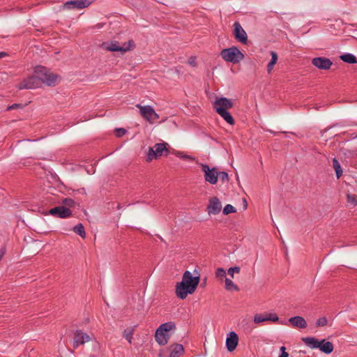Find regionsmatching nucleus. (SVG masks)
<instances>
[{
  "instance_id": "nucleus-42",
  "label": "nucleus",
  "mask_w": 357,
  "mask_h": 357,
  "mask_svg": "<svg viewBox=\"0 0 357 357\" xmlns=\"http://www.w3.org/2000/svg\"><path fill=\"white\" fill-rule=\"evenodd\" d=\"M189 63H190L191 66H196L195 61V59H190V61H189Z\"/></svg>"
},
{
  "instance_id": "nucleus-23",
  "label": "nucleus",
  "mask_w": 357,
  "mask_h": 357,
  "mask_svg": "<svg viewBox=\"0 0 357 357\" xmlns=\"http://www.w3.org/2000/svg\"><path fill=\"white\" fill-rule=\"evenodd\" d=\"M220 116H222L229 124L233 125L234 123V120L230 113L227 111H220L217 112Z\"/></svg>"
},
{
  "instance_id": "nucleus-37",
  "label": "nucleus",
  "mask_w": 357,
  "mask_h": 357,
  "mask_svg": "<svg viewBox=\"0 0 357 357\" xmlns=\"http://www.w3.org/2000/svg\"><path fill=\"white\" fill-rule=\"evenodd\" d=\"M126 132V130L124 128H116L115 130V134L118 137H122Z\"/></svg>"
},
{
  "instance_id": "nucleus-38",
  "label": "nucleus",
  "mask_w": 357,
  "mask_h": 357,
  "mask_svg": "<svg viewBox=\"0 0 357 357\" xmlns=\"http://www.w3.org/2000/svg\"><path fill=\"white\" fill-rule=\"evenodd\" d=\"M176 155L179 157H181V158L184 159V160H194V158L190 155H184L182 153H177Z\"/></svg>"
},
{
  "instance_id": "nucleus-31",
  "label": "nucleus",
  "mask_w": 357,
  "mask_h": 357,
  "mask_svg": "<svg viewBox=\"0 0 357 357\" xmlns=\"http://www.w3.org/2000/svg\"><path fill=\"white\" fill-rule=\"evenodd\" d=\"M236 208L231 204H227L223 208V213L225 215H228L231 213H235Z\"/></svg>"
},
{
  "instance_id": "nucleus-1",
  "label": "nucleus",
  "mask_w": 357,
  "mask_h": 357,
  "mask_svg": "<svg viewBox=\"0 0 357 357\" xmlns=\"http://www.w3.org/2000/svg\"><path fill=\"white\" fill-rule=\"evenodd\" d=\"M60 81L58 75L53 73L50 70L43 67L38 66L34 70V75L24 79L19 85V89H33L39 88L42 84L47 86L55 85Z\"/></svg>"
},
{
  "instance_id": "nucleus-20",
  "label": "nucleus",
  "mask_w": 357,
  "mask_h": 357,
  "mask_svg": "<svg viewBox=\"0 0 357 357\" xmlns=\"http://www.w3.org/2000/svg\"><path fill=\"white\" fill-rule=\"evenodd\" d=\"M167 145V143H158L154 145L153 148L158 158L162 155L164 152L168 153Z\"/></svg>"
},
{
  "instance_id": "nucleus-3",
  "label": "nucleus",
  "mask_w": 357,
  "mask_h": 357,
  "mask_svg": "<svg viewBox=\"0 0 357 357\" xmlns=\"http://www.w3.org/2000/svg\"><path fill=\"white\" fill-rule=\"evenodd\" d=\"M303 342L312 349H319L323 353L331 354L333 351V345L331 342H326L325 340L321 341L314 337H303Z\"/></svg>"
},
{
  "instance_id": "nucleus-5",
  "label": "nucleus",
  "mask_w": 357,
  "mask_h": 357,
  "mask_svg": "<svg viewBox=\"0 0 357 357\" xmlns=\"http://www.w3.org/2000/svg\"><path fill=\"white\" fill-rule=\"evenodd\" d=\"M134 46L132 40L125 43L123 45H119L116 41L111 42L110 43H103L102 47L107 51L111 52H126L131 49Z\"/></svg>"
},
{
  "instance_id": "nucleus-48",
  "label": "nucleus",
  "mask_w": 357,
  "mask_h": 357,
  "mask_svg": "<svg viewBox=\"0 0 357 357\" xmlns=\"http://www.w3.org/2000/svg\"><path fill=\"white\" fill-rule=\"evenodd\" d=\"M243 202H243V204H245L246 200H245V199H244V201H243Z\"/></svg>"
},
{
  "instance_id": "nucleus-36",
  "label": "nucleus",
  "mask_w": 357,
  "mask_h": 357,
  "mask_svg": "<svg viewBox=\"0 0 357 357\" xmlns=\"http://www.w3.org/2000/svg\"><path fill=\"white\" fill-rule=\"evenodd\" d=\"M9 75L6 72H0V83L8 79Z\"/></svg>"
},
{
  "instance_id": "nucleus-11",
  "label": "nucleus",
  "mask_w": 357,
  "mask_h": 357,
  "mask_svg": "<svg viewBox=\"0 0 357 357\" xmlns=\"http://www.w3.org/2000/svg\"><path fill=\"white\" fill-rule=\"evenodd\" d=\"M312 63L319 69L328 70L333 65L332 61L326 57H316L312 61Z\"/></svg>"
},
{
  "instance_id": "nucleus-24",
  "label": "nucleus",
  "mask_w": 357,
  "mask_h": 357,
  "mask_svg": "<svg viewBox=\"0 0 357 357\" xmlns=\"http://www.w3.org/2000/svg\"><path fill=\"white\" fill-rule=\"evenodd\" d=\"M134 328L128 327L124 330L123 333V337L128 340L129 343L132 342V335L134 333Z\"/></svg>"
},
{
  "instance_id": "nucleus-40",
  "label": "nucleus",
  "mask_w": 357,
  "mask_h": 357,
  "mask_svg": "<svg viewBox=\"0 0 357 357\" xmlns=\"http://www.w3.org/2000/svg\"><path fill=\"white\" fill-rule=\"evenodd\" d=\"M19 107H21V105H19V104H13L11 106H10L8 109H17V108H19Z\"/></svg>"
},
{
  "instance_id": "nucleus-15",
  "label": "nucleus",
  "mask_w": 357,
  "mask_h": 357,
  "mask_svg": "<svg viewBox=\"0 0 357 357\" xmlns=\"http://www.w3.org/2000/svg\"><path fill=\"white\" fill-rule=\"evenodd\" d=\"M50 213L61 218H66L71 215L70 210L66 206H56L50 211Z\"/></svg>"
},
{
  "instance_id": "nucleus-25",
  "label": "nucleus",
  "mask_w": 357,
  "mask_h": 357,
  "mask_svg": "<svg viewBox=\"0 0 357 357\" xmlns=\"http://www.w3.org/2000/svg\"><path fill=\"white\" fill-rule=\"evenodd\" d=\"M175 328H176V326H175L174 323L167 322V323H165V324L160 325L158 328L160 329L161 331L167 332V333L169 331L175 329Z\"/></svg>"
},
{
  "instance_id": "nucleus-34",
  "label": "nucleus",
  "mask_w": 357,
  "mask_h": 357,
  "mask_svg": "<svg viewBox=\"0 0 357 357\" xmlns=\"http://www.w3.org/2000/svg\"><path fill=\"white\" fill-rule=\"evenodd\" d=\"M215 275L219 278H223L226 276V271L222 268H218L216 270Z\"/></svg>"
},
{
  "instance_id": "nucleus-2",
  "label": "nucleus",
  "mask_w": 357,
  "mask_h": 357,
  "mask_svg": "<svg viewBox=\"0 0 357 357\" xmlns=\"http://www.w3.org/2000/svg\"><path fill=\"white\" fill-rule=\"evenodd\" d=\"M199 283V277H193L189 271H186L182 280L176 285V294L181 299H185L188 294H192Z\"/></svg>"
},
{
  "instance_id": "nucleus-44",
  "label": "nucleus",
  "mask_w": 357,
  "mask_h": 357,
  "mask_svg": "<svg viewBox=\"0 0 357 357\" xmlns=\"http://www.w3.org/2000/svg\"><path fill=\"white\" fill-rule=\"evenodd\" d=\"M5 251L3 249H0V260L2 259L4 255Z\"/></svg>"
},
{
  "instance_id": "nucleus-28",
  "label": "nucleus",
  "mask_w": 357,
  "mask_h": 357,
  "mask_svg": "<svg viewBox=\"0 0 357 357\" xmlns=\"http://www.w3.org/2000/svg\"><path fill=\"white\" fill-rule=\"evenodd\" d=\"M333 168L335 170L337 177L339 178L342 174V171L341 169L340 165L339 162L337 161V160L335 158H333Z\"/></svg>"
},
{
  "instance_id": "nucleus-33",
  "label": "nucleus",
  "mask_w": 357,
  "mask_h": 357,
  "mask_svg": "<svg viewBox=\"0 0 357 357\" xmlns=\"http://www.w3.org/2000/svg\"><path fill=\"white\" fill-rule=\"evenodd\" d=\"M218 178L223 183L229 181V176L225 172H218Z\"/></svg>"
},
{
  "instance_id": "nucleus-8",
  "label": "nucleus",
  "mask_w": 357,
  "mask_h": 357,
  "mask_svg": "<svg viewBox=\"0 0 357 357\" xmlns=\"http://www.w3.org/2000/svg\"><path fill=\"white\" fill-rule=\"evenodd\" d=\"M234 105V102L231 100L226 98H218L213 102V107L216 112L220 111H227L231 109Z\"/></svg>"
},
{
  "instance_id": "nucleus-19",
  "label": "nucleus",
  "mask_w": 357,
  "mask_h": 357,
  "mask_svg": "<svg viewBox=\"0 0 357 357\" xmlns=\"http://www.w3.org/2000/svg\"><path fill=\"white\" fill-rule=\"evenodd\" d=\"M289 321L293 326L296 328H305L307 326L306 321L300 316L291 317L289 319Z\"/></svg>"
},
{
  "instance_id": "nucleus-21",
  "label": "nucleus",
  "mask_w": 357,
  "mask_h": 357,
  "mask_svg": "<svg viewBox=\"0 0 357 357\" xmlns=\"http://www.w3.org/2000/svg\"><path fill=\"white\" fill-rule=\"evenodd\" d=\"M271 60L270 61V62L268 63V66H267L268 73H271L275 64L277 63L278 58L277 53L273 51L271 52Z\"/></svg>"
},
{
  "instance_id": "nucleus-16",
  "label": "nucleus",
  "mask_w": 357,
  "mask_h": 357,
  "mask_svg": "<svg viewBox=\"0 0 357 357\" xmlns=\"http://www.w3.org/2000/svg\"><path fill=\"white\" fill-rule=\"evenodd\" d=\"M238 342V335L235 332H230L226 339V347L229 351H233L237 347Z\"/></svg>"
},
{
  "instance_id": "nucleus-10",
  "label": "nucleus",
  "mask_w": 357,
  "mask_h": 357,
  "mask_svg": "<svg viewBox=\"0 0 357 357\" xmlns=\"http://www.w3.org/2000/svg\"><path fill=\"white\" fill-rule=\"evenodd\" d=\"M90 3L91 2L88 0H73L65 3L63 8L66 10L72 8L82 9L88 7Z\"/></svg>"
},
{
  "instance_id": "nucleus-46",
  "label": "nucleus",
  "mask_w": 357,
  "mask_h": 357,
  "mask_svg": "<svg viewBox=\"0 0 357 357\" xmlns=\"http://www.w3.org/2000/svg\"><path fill=\"white\" fill-rule=\"evenodd\" d=\"M280 350H281L282 352H283V351H285V347H282L280 348Z\"/></svg>"
},
{
  "instance_id": "nucleus-18",
  "label": "nucleus",
  "mask_w": 357,
  "mask_h": 357,
  "mask_svg": "<svg viewBox=\"0 0 357 357\" xmlns=\"http://www.w3.org/2000/svg\"><path fill=\"white\" fill-rule=\"evenodd\" d=\"M169 357H179L184 351L183 347L179 344H175L169 347Z\"/></svg>"
},
{
  "instance_id": "nucleus-27",
  "label": "nucleus",
  "mask_w": 357,
  "mask_h": 357,
  "mask_svg": "<svg viewBox=\"0 0 357 357\" xmlns=\"http://www.w3.org/2000/svg\"><path fill=\"white\" fill-rule=\"evenodd\" d=\"M225 289L228 291L238 290V287L236 285L231 279L225 278Z\"/></svg>"
},
{
  "instance_id": "nucleus-41",
  "label": "nucleus",
  "mask_w": 357,
  "mask_h": 357,
  "mask_svg": "<svg viewBox=\"0 0 357 357\" xmlns=\"http://www.w3.org/2000/svg\"><path fill=\"white\" fill-rule=\"evenodd\" d=\"M227 273L231 278H234V272L230 268L227 270Z\"/></svg>"
},
{
  "instance_id": "nucleus-14",
  "label": "nucleus",
  "mask_w": 357,
  "mask_h": 357,
  "mask_svg": "<svg viewBox=\"0 0 357 357\" xmlns=\"http://www.w3.org/2000/svg\"><path fill=\"white\" fill-rule=\"evenodd\" d=\"M278 319H279V318H278V315L274 313H270V314H257L254 317V322L255 324H259L260 323L265 322L267 321L276 322L278 321Z\"/></svg>"
},
{
  "instance_id": "nucleus-17",
  "label": "nucleus",
  "mask_w": 357,
  "mask_h": 357,
  "mask_svg": "<svg viewBox=\"0 0 357 357\" xmlns=\"http://www.w3.org/2000/svg\"><path fill=\"white\" fill-rule=\"evenodd\" d=\"M155 339L159 344L165 345L167 343L169 336L167 332L158 328L155 334Z\"/></svg>"
},
{
  "instance_id": "nucleus-9",
  "label": "nucleus",
  "mask_w": 357,
  "mask_h": 357,
  "mask_svg": "<svg viewBox=\"0 0 357 357\" xmlns=\"http://www.w3.org/2000/svg\"><path fill=\"white\" fill-rule=\"evenodd\" d=\"M222 203L216 197L209 199L207 206V212L208 215H217L222 210Z\"/></svg>"
},
{
  "instance_id": "nucleus-22",
  "label": "nucleus",
  "mask_w": 357,
  "mask_h": 357,
  "mask_svg": "<svg viewBox=\"0 0 357 357\" xmlns=\"http://www.w3.org/2000/svg\"><path fill=\"white\" fill-rule=\"evenodd\" d=\"M340 59L348 63H356L357 59L356 56L351 54H345L340 56Z\"/></svg>"
},
{
  "instance_id": "nucleus-30",
  "label": "nucleus",
  "mask_w": 357,
  "mask_h": 357,
  "mask_svg": "<svg viewBox=\"0 0 357 357\" xmlns=\"http://www.w3.org/2000/svg\"><path fill=\"white\" fill-rule=\"evenodd\" d=\"M158 155H156L155 152L153 150V148H149V152H148V154H147V159L146 160L148 162H150L153 159H156L158 158Z\"/></svg>"
},
{
  "instance_id": "nucleus-47",
  "label": "nucleus",
  "mask_w": 357,
  "mask_h": 357,
  "mask_svg": "<svg viewBox=\"0 0 357 357\" xmlns=\"http://www.w3.org/2000/svg\"><path fill=\"white\" fill-rule=\"evenodd\" d=\"M247 206H248L247 202H245V204L244 205L245 208H247Z\"/></svg>"
},
{
  "instance_id": "nucleus-39",
  "label": "nucleus",
  "mask_w": 357,
  "mask_h": 357,
  "mask_svg": "<svg viewBox=\"0 0 357 357\" xmlns=\"http://www.w3.org/2000/svg\"><path fill=\"white\" fill-rule=\"evenodd\" d=\"M230 268L232 270L233 272H234V273H239L241 271V268L238 266L231 267Z\"/></svg>"
},
{
  "instance_id": "nucleus-4",
  "label": "nucleus",
  "mask_w": 357,
  "mask_h": 357,
  "mask_svg": "<svg viewBox=\"0 0 357 357\" xmlns=\"http://www.w3.org/2000/svg\"><path fill=\"white\" fill-rule=\"evenodd\" d=\"M220 55L225 61L233 63H237L244 58L243 53L236 47L222 50Z\"/></svg>"
},
{
  "instance_id": "nucleus-13",
  "label": "nucleus",
  "mask_w": 357,
  "mask_h": 357,
  "mask_svg": "<svg viewBox=\"0 0 357 357\" xmlns=\"http://www.w3.org/2000/svg\"><path fill=\"white\" fill-rule=\"evenodd\" d=\"M234 26V36L236 40L241 43L245 44L248 41L247 33L245 30L242 28L238 22H235Z\"/></svg>"
},
{
  "instance_id": "nucleus-32",
  "label": "nucleus",
  "mask_w": 357,
  "mask_h": 357,
  "mask_svg": "<svg viewBox=\"0 0 357 357\" xmlns=\"http://www.w3.org/2000/svg\"><path fill=\"white\" fill-rule=\"evenodd\" d=\"M348 202L354 206L357 205V195L353 194H347V195Z\"/></svg>"
},
{
  "instance_id": "nucleus-35",
  "label": "nucleus",
  "mask_w": 357,
  "mask_h": 357,
  "mask_svg": "<svg viewBox=\"0 0 357 357\" xmlns=\"http://www.w3.org/2000/svg\"><path fill=\"white\" fill-rule=\"evenodd\" d=\"M327 322H328L327 319L326 317H323L319 318L317 321V326H324L327 324Z\"/></svg>"
},
{
  "instance_id": "nucleus-7",
  "label": "nucleus",
  "mask_w": 357,
  "mask_h": 357,
  "mask_svg": "<svg viewBox=\"0 0 357 357\" xmlns=\"http://www.w3.org/2000/svg\"><path fill=\"white\" fill-rule=\"evenodd\" d=\"M202 169L204 173L205 180L211 184H215L218 179V171L216 168L211 169L207 165H202Z\"/></svg>"
},
{
  "instance_id": "nucleus-26",
  "label": "nucleus",
  "mask_w": 357,
  "mask_h": 357,
  "mask_svg": "<svg viewBox=\"0 0 357 357\" xmlns=\"http://www.w3.org/2000/svg\"><path fill=\"white\" fill-rule=\"evenodd\" d=\"M73 231L79 235L82 238H84L86 237V233L84 229L82 224L79 223L74 227Z\"/></svg>"
},
{
  "instance_id": "nucleus-45",
  "label": "nucleus",
  "mask_w": 357,
  "mask_h": 357,
  "mask_svg": "<svg viewBox=\"0 0 357 357\" xmlns=\"http://www.w3.org/2000/svg\"><path fill=\"white\" fill-rule=\"evenodd\" d=\"M6 55H7V54L6 52H0V59L6 56Z\"/></svg>"
},
{
  "instance_id": "nucleus-12",
  "label": "nucleus",
  "mask_w": 357,
  "mask_h": 357,
  "mask_svg": "<svg viewBox=\"0 0 357 357\" xmlns=\"http://www.w3.org/2000/svg\"><path fill=\"white\" fill-rule=\"evenodd\" d=\"M90 336L81 331H77L74 335L73 347L77 348L80 344H84L91 340Z\"/></svg>"
},
{
  "instance_id": "nucleus-43",
  "label": "nucleus",
  "mask_w": 357,
  "mask_h": 357,
  "mask_svg": "<svg viewBox=\"0 0 357 357\" xmlns=\"http://www.w3.org/2000/svg\"><path fill=\"white\" fill-rule=\"evenodd\" d=\"M288 356H289L288 353H287L285 351H283V352H282L280 357H288Z\"/></svg>"
},
{
  "instance_id": "nucleus-29",
  "label": "nucleus",
  "mask_w": 357,
  "mask_h": 357,
  "mask_svg": "<svg viewBox=\"0 0 357 357\" xmlns=\"http://www.w3.org/2000/svg\"><path fill=\"white\" fill-rule=\"evenodd\" d=\"M75 205V202L70 198H66L62 200V206H66L70 209V208L73 207Z\"/></svg>"
},
{
  "instance_id": "nucleus-6",
  "label": "nucleus",
  "mask_w": 357,
  "mask_h": 357,
  "mask_svg": "<svg viewBox=\"0 0 357 357\" xmlns=\"http://www.w3.org/2000/svg\"><path fill=\"white\" fill-rule=\"evenodd\" d=\"M136 107L139 109L140 114L143 116V118H144L150 123H153L154 121L159 118L158 114L151 106H142L140 105H137Z\"/></svg>"
}]
</instances>
